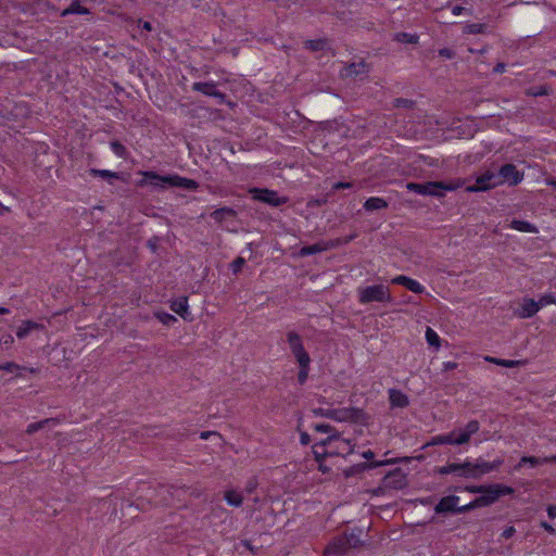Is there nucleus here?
Returning a JSON list of instances; mask_svg holds the SVG:
<instances>
[{"instance_id":"obj_1","label":"nucleus","mask_w":556,"mask_h":556,"mask_svg":"<svg viewBox=\"0 0 556 556\" xmlns=\"http://www.w3.org/2000/svg\"><path fill=\"white\" fill-rule=\"evenodd\" d=\"M466 179L456 178L450 181H428L426 184L408 182L407 189L421 195L443 197L445 191H454L465 186Z\"/></svg>"},{"instance_id":"obj_2","label":"nucleus","mask_w":556,"mask_h":556,"mask_svg":"<svg viewBox=\"0 0 556 556\" xmlns=\"http://www.w3.org/2000/svg\"><path fill=\"white\" fill-rule=\"evenodd\" d=\"M358 300L362 304L370 302H391L390 289L383 285H374L358 289Z\"/></svg>"},{"instance_id":"obj_3","label":"nucleus","mask_w":556,"mask_h":556,"mask_svg":"<svg viewBox=\"0 0 556 556\" xmlns=\"http://www.w3.org/2000/svg\"><path fill=\"white\" fill-rule=\"evenodd\" d=\"M515 492L511 486L504 484H489L485 490L482 491V495L475 498L478 507L489 506L495 503L501 496L510 495Z\"/></svg>"},{"instance_id":"obj_4","label":"nucleus","mask_w":556,"mask_h":556,"mask_svg":"<svg viewBox=\"0 0 556 556\" xmlns=\"http://www.w3.org/2000/svg\"><path fill=\"white\" fill-rule=\"evenodd\" d=\"M501 186V177L497 173L485 170L476 178V184L466 187L467 192H484Z\"/></svg>"},{"instance_id":"obj_5","label":"nucleus","mask_w":556,"mask_h":556,"mask_svg":"<svg viewBox=\"0 0 556 556\" xmlns=\"http://www.w3.org/2000/svg\"><path fill=\"white\" fill-rule=\"evenodd\" d=\"M249 193L252 194L253 200L263 202L274 207L283 205L289 201L287 197H279L277 191L266 188H251Z\"/></svg>"},{"instance_id":"obj_6","label":"nucleus","mask_w":556,"mask_h":556,"mask_svg":"<svg viewBox=\"0 0 556 556\" xmlns=\"http://www.w3.org/2000/svg\"><path fill=\"white\" fill-rule=\"evenodd\" d=\"M185 488L174 486V485H160L155 492L157 498H155V504L169 506L175 504V497L180 501V495L186 493Z\"/></svg>"},{"instance_id":"obj_7","label":"nucleus","mask_w":556,"mask_h":556,"mask_svg":"<svg viewBox=\"0 0 556 556\" xmlns=\"http://www.w3.org/2000/svg\"><path fill=\"white\" fill-rule=\"evenodd\" d=\"M407 485V478L401 468H395L386 475L381 482L384 490H402Z\"/></svg>"},{"instance_id":"obj_8","label":"nucleus","mask_w":556,"mask_h":556,"mask_svg":"<svg viewBox=\"0 0 556 556\" xmlns=\"http://www.w3.org/2000/svg\"><path fill=\"white\" fill-rule=\"evenodd\" d=\"M287 337H288V343L290 345L291 352L294 355V357L296 358V362L299 364L304 363V365L306 363H311V357L302 344L301 337L294 331L288 332Z\"/></svg>"},{"instance_id":"obj_9","label":"nucleus","mask_w":556,"mask_h":556,"mask_svg":"<svg viewBox=\"0 0 556 556\" xmlns=\"http://www.w3.org/2000/svg\"><path fill=\"white\" fill-rule=\"evenodd\" d=\"M497 174L501 177V185L508 182L509 186H517L523 179V173L511 163L502 165Z\"/></svg>"},{"instance_id":"obj_10","label":"nucleus","mask_w":556,"mask_h":556,"mask_svg":"<svg viewBox=\"0 0 556 556\" xmlns=\"http://www.w3.org/2000/svg\"><path fill=\"white\" fill-rule=\"evenodd\" d=\"M141 175L143 179L138 182L139 187H143L144 185H151L155 188H167L170 187L172 175L161 176L155 172H142Z\"/></svg>"},{"instance_id":"obj_11","label":"nucleus","mask_w":556,"mask_h":556,"mask_svg":"<svg viewBox=\"0 0 556 556\" xmlns=\"http://www.w3.org/2000/svg\"><path fill=\"white\" fill-rule=\"evenodd\" d=\"M356 547V543H352L350 538H336L325 549V556H340L349 548Z\"/></svg>"},{"instance_id":"obj_12","label":"nucleus","mask_w":556,"mask_h":556,"mask_svg":"<svg viewBox=\"0 0 556 556\" xmlns=\"http://www.w3.org/2000/svg\"><path fill=\"white\" fill-rule=\"evenodd\" d=\"M192 90L201 92L208 97H214L218 100V103L226 102V94L216 89V83L214 81H197L192 85Z\"/></svg>"},{"instance_id":"obj_13","label":"nucleus","mask_w":556,"mask_h":556,"mask_svg":"<svg viewBox=\"0 0 556 556\" xmlns=\"http://www.w3.org/2000/svg\"><path fill=\"white\" fill-rule=\"evenodd\" d=\"M504 464V459L498 457L493 462H486L482 458H477L475 460L477 479H480L482 476L498 469Z\"/></svg>"},{"instance_id":"obj_14","label":"nucleus","mask_w":556,"mask_h":556,"mask_svg":"<svg viewBox=\"0 0 556 556\" xmlns=\"http://www.w3.org/2000/svg\"><path fill=\"white\" fill-rule=\"evenodd\" d=\"M338 243L339 242H330V240H329V241H320V242H317L312 245H305V247L301 248L300 255L308 256V255L317 254L320 252H325V251L337 248Z\"/></svg>"},{"instance_id":"obj_15","label":"nucleus","mask_w":556,"mask_h":556,"mask_svg":"<svg viewBox=\"0 0 556 556\" xmlns=\"http://www.w3.org/2000/svg\"><path fill=\"white\" fill-rule=\"evenodd\" d=\"M344 421L367 425L369 416L362 408L357 407H344Z\"/></svg>"},{"instance_id":"obj_16","label":"nucleus","mask_w":556,"mask_h":556,"mask_svg":"<svg viewBox=\"0 0 556 556\" xmlns=\"http://www.w3.org/2000/svg\"><path fill=\"white\" fill-rule=\"evenodd\" d=\"M459 502V497L456 495H447L442 497L434 507L435 514H455L456 505Z\"/></svg>"},{"instance_id":"obj_17","label":"nucleus","mask_w":556,"mask_h":556,"mask_svg":"<svg viewBox=\"0 0 556 556\" xmlns=\"http://www.w3.org/2000/svg\"><path fill=\"white\" fill-rule=\"evenodd\" d=\"M540 309V304L533 299H523L520 307L517 311V315L520 318H530L534 316Z\"/></svg>"},{"instance_id":"obj_18","label":"nucleus","mask_w":556,"mask_h":556,"mask_svg":"<svg viewBox=\"0 0 556 556\" xmlns=\"http://www.w3.org/2000/svg\"><path fill=\"white\" fill-rule=\"evenodd\" d=\"M392 283L404 286L414 293H422L425 291L424 286H421L417 280L404 275H400L393 278Z\"/></svg>"},{"instance_id":"obj_19","label":"nucleus","mask_w":556,"mask_h":556,"mask_svg":"<svg viewBox=\"0 0 556 556\" xmlns=\"http://www.w3.org/2000/svg\"><path fill=\"white\" fill-rule=\"evenodd\" d=\"M337 445L333 450L329 451L330 455H340V456H346L354 452L355 444L352 443L351 440L342 439L339 435V439L336 441Z\"/></svg>"},{"instance_id":"obj_20","label":"nucleus","mask_w":556,"mask_h":556,"mask_svg":"<svg viewBox=\"0 0 556 556\" xmlns=\"http://www.w3.org/2000/svg\"><path fill=\"white\" fill-rule=\"evenodd\" d=\"M390 462L389 460H386V462H382V460H378V462H372V463H361V464H356L354 466H351L350 468L345 469L344 470V476L346 478L349 477H352L354 475H357V473H361L367 469H372V468H377V467H380L384 464H389Z\"/></svg>"},{"instance_id":"obj_21","label":"nucleus","mask_w":556,"mask_h":556,"mask_svg":"<svg viewBox=\"0 0 556 556\" xmlns=\"http://www.w3.org/2000/svg\"><path fill=\"white\" fill-rule=\"evenodd\" d=\"M312 412L315 416L326 417V418H329V419H332L336 421H344V416H345L344 408L326 409V408L318 407V408H313Z\"/></svg>"},{"instance_id":"obj_22","label":"nucleus","mask_w":556,"mask_h":556,"mask_svg":"<svg viewBox=\"0 0 556 556\" xmlns=\"http://www.w3.org/2000/svg\"><path fill=\"white\" fill-rule=\"evenodd\" d=\"M389 401L392 407L404 408L409 404L407 395L397 389L389 390Z\"/></svg>"},{"instance_id":"obj_23","label":"nucleus","mask_w":556,"mask_h":556,"mask_svg":"<svg viewBox=\"0 0 556 556\" xmlns=\"http://www.w3.org/2000/svg\"><path fill=\"white\" fill-rule=\"evenodd\" d=\"M170 187L182 188L186 190H197L199 184L190 178L181 177L179 175H172Z\"/></svg>"},{"instance_id":"obj_24","label":"nucleus","mask_w":556,"mask_h":556,"mask_svg":"<svg viewBox=\"0 0 556 556\" xmlns=\"http://www.w3.org/2000/svg\"><path fill=\"white\" fill-rule=\"evenodd\" d=\"M345 76L356 77L369 72L368 64L364 61L350 63L344 67Z\"/></svg>"},{"instance_id":"obj_25","label":"nucleus","mask_w":556,"mask_h":556,"mask_svg":"<svg viewBox=\"0 0 556 556\" xmlns=\"http://www.w3.org/2000/svg\"><path fill=\"white\" fill-rule=\"evenodd\" d=\"M389 206L388 202L379 197H371L367 199L364 203V208L367 212H374L387 208Z\"/></svg>"},{"instance_id":"obj_26","label":"nucleus","mask_w":556,"mask_h":556,"mask_svg":"<svg viewBox=\"0 0 556 556\" xmlns=\"http://www.w3.org/2000/svg\"><path fill=\"white\" fill-rule=\"evenodd\" d=\"M173 312L187 319L188 313V299L186 296L178 298L170 304Z\"/></svg>"},{"instance_id":"obj_27","label":"nucleus","mask_w":556,"mask_h":556,"mask_svg":"<svg viewBox=\"0 0 556 556\" xmlns=\"http://www.w3.org/2000/svg\"><path fill=\"white\" fill-rule=\"evenodd\" d=\"M463 463H450L445 466H442V467H438L435 469V472L439 473V475H450V473H453L457 477H460L462 476V471H463Z\"/></svg>"},{"instance_id":"obj_28","label":"nucleus","mask_w":556,"mask_h":556,"mask_svg":"<svg viewBox=\"0 0 556 556\" xmlns=\"http://www.w3.org/2000/svg\"><path fill=\"white\" fill-rule=\"evenodd\" d=\"M509 227L521 232L536 233L539 231L533 224L519 219L511 220Z\"/></svg>"},{"instance_id":"obj_29","label":"nucleus","mask_w":556,"mask_h":556,"mask_svg":"<svg viewBox=\"0 0 556 556\" xmlns=\"http://www.w3.org/2000/svg\"><path fill=\"white\" fill-rule=\"evenodd\" d=\"M41 327V325L33 321V320H25L23 321V324L18 327L17 331H16V336L18 339H24L26 338L29 332L34 329H39Z\"/></svg>"},{"instance_id":"obj_30","label":"nucleus","mask_w":556,"mask_h":556,"mask_svg":"<svg viewBox=\"0 0 556 556\" xmlns=\"http://www.w3.org/2000/svg\"><path fill=\"white\" fill-rule=\"evenodd\" d=\"M237 212L231 207H220L212 212L211 216L216 222L222 223L226 217H236Z\"/></svg>"},{"instance_id":"obj_31","label":"nucleus","mask_w":556,"mask_h":556,"mask_svg":"<svg viewBox=\"0 0 556 556\" xmlns=\"http://www.w3.org/2000/svg\"><path fill=\"white\" fill-rule=\"evenodd\" d=\"M59 421L55 418H47L37 422H33L28 425L26 429L27 434H33L41 429H43L48 425H56Z\"/></svg>"},{"instance_id":"obj_32","label":"nucleus","mask_w":556,"mask_h":556,"mask_svg":"<svg viewBox=\"0 0 556 556\" xmlns=\"http://www.w3.org/2000/svg\"><path fill=\"white\" fill-rule=\"evenodd\" d=\"M90 11L83 7L79 1H74L68 8L64 9L61 13L62 16H66L68 14H89Z\"/></svg>"},{"instance_id":"obj_33","label":"nucleus","mask_w":556,"mask_h":556,"mask_svg":"<svg viewBox=\"0 0 556 556\" xmlns=\"http://www.w3.org/2000/svg\"><path fill=\"white\" fill-rule=\"evenodd\" d=\"M90 174L94 177H101L103 179H106L110 184H113V179H118L119 178V174L118 173H115V172H111V170H108V169H96V168H92L90 169Z\"/></svg>"},{"instance_id":"obj_34","label":"nucleus","mask_w":556,"mask_h":556,"mask_svg":"<svg viewBox=\"0 0 556 556\" xmlns=\"http://www.w3.org/2000/svg\"><path fill=\"white\" fill-rule=\"evenodd\" d=\"M463 468L460 478L477 479L475 462L465 460Z\"/></svg>"},{"instance_id":"obj_35","label":"nucleus","mask_w":556,"mask_h":556,"mask_svg":"<svg viewBox=\"0 0 556 556\" xmlns=\"http://www.w3.org/2000/svg\"><path fill=\"white\" fill-rule=\"evenodd\" d=\"M548 460H556V456H554L552 458H544V459H540L534 456H522L519 464L517 465V468L521 467L525 464H530L532 467H535V466L546 463Z\"/></svg>"},{"instance_id":"obj_36","label":"nucleus","mask_w":556,"mask_h":556,"mask_svg":"<svg viewBox=\"0 0 556 556\" xmlns=\"http://www.w3.org/2000/svg\"><path fill=\"white\" fill-rule=\"evenodd\" d=\"M225 500L227 501V503L231 506H235V507H239L242 505V502H243V497L240 493L236 492V491H227L225 493Z\"/></svg>"},{"instance_id":"obj_37","label":"nucleus","mask_w":556,"mask_h":556,"mask_svg":"<svg viewBox=\"0 0 556 556\" xmlns=\"http://www.w3.org/2000/svg\"><path fill=\"white\" fill-rule=\"evenodd\" d=\"M454 434H456V431H451L447 434L437 435V437H434L432 439L431 444H451V445H455Z\"/></svg>"},{"instance_id":"obj_38","label":"nucleus","mask_w":556,"mask_h":556,"mask_svg":"<svg viewBox=\"0 0 556 556\" xmlns=\"http://www.w3.org/2000/svg\"><path fill=\"white\" fill-rule=\"evenodd\" d=\"M486 24L482 23H473V24H467L464 28V33L477 35V34H484L486 30Z\"/></svg>"},{"instance_id":"obj_39","label":"nucleus","mask_w":556,"mask_h":556,"mask_svg":"<svg viewBox=\"0 0 556 556\" xmlns=\"http://www.w3.org/2000/svg\"><path fill=\"white\" fill-rule=\"evenodd\" d=\"M456 434H454L455 445H462L469 442V435L464 431V428L455 429Z\"/></svg>"},{"instance_id":"obj_40","label":"nucleus","mask_w":556,"mask_h":556,"mask_svg":"<svg viewBox=\"0 0 556 556\" xmlns=\"http://www.w3.org/2000/svg\"><path fill=\"white\" fill-rule=\"evenodd\" d=\"M526 94L531 97L546 96L548 94V88L545 85L539 87H531L526 90Z\"/></svg>"},{"instance_id":"obj_41","label":"nucleus","mask_w":556,"mask_h":556,"mask_svg":"<svg viewBox=\"0 0 556 556\" xmlns=\"http://www.w3.org/2000/svg\"><path fill=\"white\" fill-rule=\"evenodd\" d=\"M111 149L112 151L119 157L126 159L127 156V149L124 144H122L119 141L114 140L111 142Z\"/></svg>"},{"instance_id":"obj_42","label":"nucleus","mask_w":556,"mask_h":556,"mask_svg":"<svg viewBox=\"0 0 556 556\" xmlns=\"http://www.w3.org/2000/svg\"><path fill=\"white\" fill-rule=\"evenodd\" d=\"M392 103L394 108H403L408 110L413 109L416 104L414 100L405 98H396L393 100Z\"/></svg>"},{"instance_id":"obj_43","label":"nucleus","mask_w":556,"mask_h":556,"mask_svg":"<svg viewBox=\"0 0 556 556\" xmlns=\"http://www.w3.org/2000/svg\"><path fill=\"white\" fill-rule=\"evenodd\" d=\"M314 458L317 463L324 462L326 457L331 456L329 454V451H326L325 448L318 447V445H313L312 447Z\"/></svg>"},{"instance_id":"obj_44","label":"nucleus","mask_w":556,"mask_h":556,"mask_svg":"<svg viewBox=\"0 0 556 556\" xmlns=\"http://www.w3.org/2000/svg\"><path fill=\"white\" fill-rule=\"evenodd\" d=\"M326 42L321 39L317 40H306L304 42V47L311 51H320L324 49Z\"/></svg>"},{"instance_id":"obj_45","label":"nucleus","mask_w":556,"mask_h":556,"mask_svg":"<svg viewBox=\"0 0 556 556\" xmlns=\"http://www.w3.org/2000/svg\"><path fill=\"white\" fill-rule=\"evenodd\" d=\"M426 339H427V342L430 345H433V346H439L440 345V338H439V336L430 327L427 328Z\"/></svg>"},{"instance_id":"obj_46","label":"nucleus","mask_w":556,"mask_h":556,"mask_svg":"<svg viewBox=\"0 0 556 556\" xmlns=\"http://www.w3.org/2000/svg\"><path fill=\"white\" fill-rule=\"evenodd\" d=\"M309 364L311 363H306L305 366H304V363L303 364H299L300 371H299V375H298V380H299L300 384H304L305 381L307 380L308 371H309Z\"/></svg>"},{"instance_id":"obj_47","label":"nucleus","mask_w":556,"mask_h":556,"mask_svg":"<svg viewBox=\"0 0 556 556\" xmlns=\"http://www.w3.org/2000/svg\"><path fill=\"white\" fill-rule=\"evenodd\" d=\"M339 439V432H333L332 434L328 435L326 439L321 440L320 442L315 443L314 445H318L320 448H325L326 446H330L332 443H336V441Z\"/></svg>"},{"instance_id":"obj_48","label":"nucleus","mask_w":556,"mask_h":556,"mask_svg":"<svg viewBox=\"0 0 556 556\" xmlns=\"http://www.w3.org/2000/svg\"><path fill=\"white\" fill-rule=\"evenodd\" d=\"M480 429V424L478 420H470L464 428V431L469 435V438L477 433Z\"/></svg>"},{"instance_id":"obj_49","label":"nucleus","mask_w":556,"mask_h":556,"mask_svg":"<svg viewBox=\"0 0 556 556\" xmlns=\"http://www.w3.org/2000/svg\"><path fill=\"white\" fill-rule=\"evenodd\" d=\"M156 316H157L159 320L163 325H166V326H170L172 324L177 321V318L174 315L168 314V313H159V314H156Z\"/></svg>"},{"instance_id":"obj_50","label":"nucleus","mask_w":556,"mask_h":556,"mask_svg":"<svg viewBox=\"0 0 556 556\" xmlns=\"http://www.w3.org/2000/svg\"><path fill=\"white\" fill-rule=\"evenodd\" d=\"M244 264H245V260L241 256H238L236 260H233L232 263L230 264L232 274L237 275L242 269Z\"/></svg>"},{"instance_id":"obj_51","label":"nucleus","mask_w":556,"mask_h":556,"mask_svg":"<svg viewBox=\"0 0 556 556\" xmlns=\"http://www.w3.org/2000/svg\"><path fill=\"white\" fill-rule=\"evenodd\" d=\"M395 38H396V40H399L401 42H406V43L417 42V37L414 35L407 34V33H399V34H396Z\"/></svg>"},{"instance_id":"obj_52","label":"nucleus","mask_w":556,"mask_h":556,"mask_svg":"<svg viewBox=\"0 0 556 556\" xmlns=\"http://www.w3.org/2000/svg\"><path fill=\"white\" fill-rule=\"evenodd\" d=\"M314 429L318 432L332 434L333 432H338L331 425L329 424H317L314 426Z\"/></svg>"},{"instance_id":"obj_53","label":"nucleus","mask_w":556,"mask_h":556,"mask_svg":"<svg viewBox=\"0 0 556 556\" xmlns=\"http://www.w3.org/2000/svg\"><path fill=\"white\" fill-rule=\"evenodd\" d=\"M475 508H478V505L476 504V500H473L472 502H470L469 504L464 505V506H458V504H457L455 514H464V513L470 511Z\"/></svg>"},{"instance_id":"obj_54","label":"nucleus","mask_w":556,"mask_h":556,"mask_svg":"<svg viewBox=\"0 0 556 556\" xmlns=\"http://www.w3.org/2000/svg\"><path fill=\"white\" fill-rule=\"evenodd\" d=\"M475 508H478V505L476 504V500H473L472 502H470L469 504L464 505V506H458V504H457L455 514H464V513L470 511Z\"/></svg>"},{"instance_id":"obj_55","label":"nucleus","mask_w":556,"mask_h":556,"mask_svg":"<svg viewBox=\"0 0 556 556\" xmlns=\"http://www.w3.org/2000/svg\"><path fill=\"white\" fill-rule=\"evenodd\" d=\"M523 363H525L523 361H511V359H502L501 358V362H496V365L507 367V368H514V367H518V366L522 365Z\"/></svg>"},{"instance_id":"obj_56","label":"nucleus","mask_w":556,"mask_h":556,"mask_svg":"<svg viewBox=\"0 0 556 556\" xmlns=\"http://www.w3.org/2000/svg\"><path fill=\"white\" fill-rule=\"evenodd\" d=\"M20 369H21L20 365L15 364L13 362H8L3 365H0V370H4V371L11 372V374L18 371Z\"/></svg>"},{"instance_id":"obj_57","label":"nucleus","mask_w":556,"mask_h":556,"mask_svg":"<svg viewBox=\"0 0 556 556\" xmlns=\"http://www.w3.org/2000/svg\"><path fill=\"white\" fill-rule=\"evenodd\" d=\"M538 303L540 304V308H541L542 306H545L547 304H556V299L551 294H545L540 298Z\"/></svg>"},{"instance_id":"obj_58","label":"nucleus","mask_w":556,"mask_h":556,"mask_svg":"<svg viewBox=\"0 0 556 556\" xmlns=\"http://www.w3.org/2000/svg\"><path fill=\"white\" fill-rule=\"evenodd\" d=\"M439 55L445 59H453L455 52L448 48H442L439 50Z\"/></svg>"},{"instance_id":"obj_59","label":"nucleus","mask_w":556,"mask_h":556,"mask_svg":"<svg viewBox=\"0 0 556 556\" xmlns=\"http://www.w3.org/2000/svg\"><path fill=\"white\" fill-rule=\"evenodd\" d=\"M300 442L302 445H308L311 443V435L307 432L302 431L300 433Z\"/></svg>"},{"instance_id":"obj_60","label":"nucleus","mask_w":556,"mask_h":556,"mask_svg":"<svg viewBox=\"0 0 556 556\" xmlns=\"http://www.w3.org/2000/svg\"><path fill=\"white\" fill-rule=\"evenodd\" d=\"M485 486L486 485H471V486H467L466 490L470 493H482V491L485 490Z\"/></svg>"},{"instance_id":"obj_61","label":"nucleus","mask_w":556,"mask_h":556,"mask_svg":"<svg viewBox=\"0 0 556 556\" xmlns=\"http://www.w3.org/2000/svg\"><path fill=\"white\" fill-rule=\"evenodd\" d=\"M515 532H516V529H515L513 526H510V527H507V528L503 531L502 536H503L504 539H509V538H511V536L515 534Z\"/></svg>"},{"instance_id":"obj_62","label":"nucleus","mask_w":556,"mask_h":556,"mask_svg":"<svg viewBox=\"0 0 556 556\" xmlns=\"http://www.w3.org/2000/svg\"><path fill=\"white\" fill-rule=\"evenodd\" d=\"M458 364L455 362H446L443 364V368L445 371L453 370L457 368Z\"/></svg>"},{"instance_id":"obj_63","label":"nucleus","mask_w":556,"mask_h":556,"mask_svg":"<svg viewBox=\"0 0 556 556\" xmlns=\"http://www.w3.org/2000/svg\"><path fill=\"white\" fill-rule=\"evenodd\" d=\"M505 68H506L505 63L500 62V63H497V64L494 66L493 72H494V73H497V74H501V73H504V72H505Z\"/></svg>"},{"instance_id":"obj_64","label":"nucleus","mask_w":556,"mask_h":556,"mask_svg":"<svg viewBox=\"0 0 556 556\" xmlns=\"http://www.w3.org/2000/svg\"><path fill=\"white\" fill-rule=\"evenodd\" d=\"M547 515L551 519L556 518V505H549L547 507Z\"/></svg>"}]
</instances>
